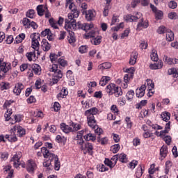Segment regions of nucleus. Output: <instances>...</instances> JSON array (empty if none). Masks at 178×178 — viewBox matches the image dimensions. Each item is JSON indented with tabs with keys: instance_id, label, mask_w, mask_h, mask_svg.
Masks as SVG:
<instances>
[{
	"instance_id": "1",
	"label": "nucleus",
	"mask_w": 178,
	"mask_h": 178,
	"mask_svg": "<svg viewBox=\"0 0 178 178\" xmlns=\"http://www.w3.org/2000/svg\"><path fill=\"white\" fill-rule=\"evenodd\" d=\"M98 108L97 107H92L85 111V116L87 118L88 124L90 127L95 131V134L97 136H101L103 134L104 130H102L97 125V120H95V115L98 113Z\"/></svg>"
},
{
	"instance_id": "2",
	"label": "nucleus",
	"mask_w": 178,
	"mask_h": 178,
	"mask_svg": "<svg viewBox=\"0 0 178 178\" xmlns=\"http://www.w3.org/2000/svg\"><path fill=\"white\" fill-rule=\"evenodd\" d=\"M138 19H140L138 23L136 30L140 31V30H143V29H147L148 26H149L148 21H144V19L143 18V14L140 13H137L135 15H128L127 20H128V22H137Z\"/></svg>"
},
{
	"instance_id": "3",
	"label": "nucleus",
	"mask_w": 178,
	"mask_h": 178,
	"mask_svg": "<svg viewBox=\"0 0 178 178\" xmlns=\"http://www.w3.org/2000/svg\"><path fill=\"white\" fill-rule=\"evenodd\" d=\"M106 90L108 95H114L116 98L123 95L122 88L117 86L115 83L108 85Z\"/></svg>"
},
{
	"instance_id": "4",
	"label": "nucleus",
	"mask_w": 178,
	"mask_h": 178,
	"mask_svg": "<svg viewBox=\"0 0 178 178\" xmlns=\"http://www.w3.org/2000/svg\"><path fill=\"white\" fill-rule=\"evenodd\" d=\"M49 72H52L54 73L52 79L53 84H57L59 80H60V79L63 77V74L62 73V71L58 69V65L56 64H53L52 65H50Z\"/></svg>"
},
{
	"instance_id": "5",
	"label": "nucleus",
	"mask_w": 178,
	"mask_h": 178,
	"mask_svg": "<svg viewBox=\"0 0 178 178\" xmlns=\"http://www.w3.org/2000/svg\"><path fill=\"white\" fill-rule=\"evenodd\" d=\"M12 69L10 63L1 62L0 63V80H2L6 76V73Z\"/></svg>"
},
{
	"instance_id": "6",
	"label": "nucleus",
	"mask_w": 178,
	"mask_h": 178,
	"mask_svg": "<svg viewBox=\"0 0 178 178\" xmlns=\"http://www.w3.org/2000/svg\"><path fill=\"white\" fill-rule=\"evenodd\" d=\"M31 38L32 40L31 48L35 49V51H39L40 49V41L41 40L39 33H33L31 35Z\"/></svg>"
},
{
	"instance_id": "7",
	"label": "nucleus",
	"mask_w": 178,
	"mask_h": 178,
	"mask_svg": "<svg viewBox=\"0 0 178 178\" xmlns=\"http://www.w3.org/2000/svg\"><path fill=\"white\" fill-rule=\"evenodd\" d=\"M125 72L127 74L124 76V81L129 83L130 80L134 77V72H136V69H134V67H131L130 68H127Z\"/></svg>"
},
{
	"instance_id": "8",
	"label": "nucleus",
	"mask_w": 178,
	"mask_h": 178,
	"mask_svg": "<svg viewBox=\"0 0 178 178\" xmlns=\"http://www.w3.org/2000/svg\"><path fill=\"white\" fill-rule=\"evenodd\" d=\"M81 149L83 151L84 154H89V155H92L94 145H92V143L89 142H86L81 147Z\"/></svg>"
},
{
	"instance_id": "9",
	"label": "nucleus",
	"mask_w": 178,
	"mask_h": 178,
	"mask_svg": "<svg viewBox=\"0 0 178 178\" xmlns=\"http://www.w3.org/2000/svg\"><path fill=\"white\" fill-rule=\"evenodd\" d=\"M49 23L52 29H59V27H58V25L62 26V24H63V18L62 17H59L58 21L55 20V19L54 18H50L49 19Z\"/></svg>"
},
{
	"instance_id": "10",
	"label": "nucleus",
	"mask_w": 178,
	"mask_h": 178,
	"mask_svg": "<svg viewBox=\"0 0 178 178\" xmlns=\"http://www.w3.org/2000/svg\"><path fill=\"white\" fill-rule=\"evenodd\" d=\"M22 24L25 27V29H30V27H33L34 30L38 28V25L37 23L34 22H31L29 18H23Z\"/></svg>"
},
{
	"instance_id": "11",
	"label": "nucleus",
	"mask_w": 178,
	"mask_h": 178,
	"mask_svg": "<svg viewBox=\"0 0 178 178\" xmlns=\"http://www.w3.org/2000/svg\"><path fill=\"white\" fill-rule=\"evenodd\" d=\"M65 29L68 31V33H70L72 31L71 30H76L77 29V24H76V21H70L69 19L65 20Z\"/></svg>"
},
{
	"instance_id": "12",
	"label": "nucleus",
	"mask_w": 178,
	"mask_h": 178,
	"mask_svg": "<svg viewBox=\"0 0 178 178\" xmlns=\"http://www.w3.org/2000/svg\"><path fill=\"white\" fill-rule=\"evenodd\" d=\"M20 158H22V152H18L11 159V162H13V165L17 169L20 166Z\"/></svg>"
},
{
	"instance_id": "13",
	"label": "nucleus",
	"mask_w": 178,
	"mask_h": 178,
	"mask_svg": "<svg viewBox=\"0 0 178 178\" xmlns=\"http://www.w3.org/2000/svg\"><path fill=\"white\" fill-rule=\"evenodd\" d=\"M35 168H37V164L35 162L31 159L28 160L26 163V170L29 172V173H34Z\"/></svg>"
},
{
	"instance_id": "14",
	"label": "nucleus",
	"mask_w": 178,
	"mask_h": 178,
	"mask_svg": "<svg viewBox=\"0 0 178 178\" xmlns=\"http://www.w3.org/2000/svg\"><path fill=\"white\" fill-rule=\"evenodd\" d=\"M147 89V86L145 85H142L140 88L136 89V94L138 98H143L144 95H145V90Z\"/></svg>"
},
{
	"instance_id": "15",
	"label": "nucleus",
	"mask_w": 178,
	"mask_h": 178,
	"mask_svg": "<svg viewBox=\"0 0 178 178\" xmlns=\"http://www.w3.org/2000/svg\"><path fill=\"white\" fill-rule=\"evenodd\" d=\"M24 89V85L22 83H16L15 86V88L13 90L14 94L15 95H20V93L22 92V90Z\"/></svg>"
},
{
	"instance_id": "16",
	"label": "nucleus",
	"mask_w": 178,
	"mask_h": 178,
	"mask_svg": "<svg viewBox=\"0 0 178 178\" xmlns=\"http://www.w3.org/2000/svg\"><path fill=\"white\" fill-rule=\"evenodd\" d=\"M138 58V53L137 51H133L131 54V57L129 60V65L131 66L136 65L137 63V58Z\"/></svg>"
},
{
	"instance_id": "17",
	"label": "nucleus",
	"mask_w": 178,
	"mask_h": 178,
	"mask_svg": "<svg viewBox=\"0 0 178 178\" xmlns=\"http://www.w3.org/2000/svg\"><path fill=\"white\" fill-rule=\"evenodd\" d=\"M16 130H17V136H19V137H22V136H24V134H26V130H24V128L20 126L13 127L12 131H16Z\"/></svg>"
},
{
	"instance_id": "18",
	"label": "nucleus",
	"mask_w": 178,
	"mask_h": 178,
	"mask_svg": "<svg viewBox=\"0 0 178 178\" xmlns=\"http://www.w3.org/2000/svg\"><path fill=\"white\" fill-rule=\"evenodd\" d=\"M95 11L89 10L86 13V20H88V22H91V20H93L94 17H95Z\"/></svg>"
},
{
	"instance_id": "19",
	"label": "nucleus",
	"mask_w": 178,
	"mask_h": 178,
	"mask_svg": "<svg viewBox=\"0 0 178 178\" xmlns=\"http://www.w3.org/2000/svg\"><path fill=\"white\" fill-rule=\"evenodd\" d=\"M164 62L168 63V65H176V63H178V59L177 58H170L166 56L163 58Z\"/></svg>"
},
{
	"instance_id": "20",
	"label": "nucleus",
	"mask_w": 178,
	"mask_h": 178,
	"mask_svg": "<svg viewBox=\"0 0 178 178\" xmlns=\"http://www.w3.org/2000/svg\"><path fill=\"white\" fill-rule=\"evenodd\" d=\"M42 48L44 51H48L51 49V44L46 39L42 40Z\"/></svg>"
},
{
	"instance_id": "21",
	"label": "nucleus",
	"mask_w": 178,
	"mask_h": 178,
	"mask_svg": "<svg viewBox=\"0 0 178 178\" xmlns=\"http://www.w3.org/2000/svg\"><path fill=\"white\" fill-rule=\"evenodd\" d=\"M149 67L152 69V70L162 69V67H163V63L162 61H159L158 63L151 64Z\"/></svg>"
},
{
	"instance_id": "22",
	"label": "nucleus",
	"mask_w": 178,
	"mask_h": 178,
	"mask_svg": "<svg viewBox=\"0 0 178 178\" xmlns=\"http://www.w3.org/2000/svg\"><path fill=\"white\" fill-rule=\"evenodd\" d=\"M108 81H111V77L108 76H102L99 81V86L104 87L108 84Z\"/></svg>"
},
{
	"instance_id": "23",
	"label": "nucleus",
	"mask_w": 178,
	"mask_h": 178,
	"mask_svg": "<svg viewBox=\"0 0 178 178\" xmlns=\"http://www.w3.org/2000/svg\"><path fill=\"white\" fill-rule=\"evenodd\" d=\"M61 130L67 134V133L72 132V127H69V125H66L65 123H61L60 125Z\"/></svg>"
},
{
	"instance_id": "24",
	"label": "nucleus",
	"mask_w": 178,
	"mask_h": 178,
	"mask_svg": "<svg viewBox=\"0 0 178 178\" xmlns=\"http://www.w3.org/2000/svg\"><path fill=\"white\" fill-rule=\"evenodd\" d=\"M67 40L70 44H74L76 42V36H74V32L70 31L67 36Z\"/></svg>"
},
{
	"instance_id": "25",
	"label": "nucleus",
	"mask_w": 178,
	"mask_h": 178,
	"mask_svg": "<svg viewBox=\"0 0 178 178\" xmlns=\"http://www.w3.org/2000/svg\"><path fill=\"white\" fill-rule=\"evenodd\" d=\"M90 42L92 45H99L102 42V36H97L96 38L95 36V38L91 39Z\"/></svg>"
},
{
	"instance_id": "26",
	"label": "nucleus",
	"mask_w": 178,
	"mask_h": 178,
	"mask_svg": "<svg viewBox=\"0 0 178 178\" xmlns=\"http://www.w3.org/2000/svg\"><path fill=\"white\" fill-rule=\"evenodd\" d=\"M165 38L166 40L168 42L173 41V40H175V33H173L171 30L168 29L166 32Z\"/></svg>"
},
{
	"instance_id": "27",
	"label": "nucleus",
	"mask_w": 178,
	"mask_h": 178,
	"mask_svg": "<svg viewBox=\"0 0 178 178\" xmlns=\"http://www.w3.org/2000/svg\"><path fill=\"white\" fill-rule=\"evenodd\" d=\"M83 138L86 141H95V140H97V136L91 133L87 134Z\"/></svg>"
},
{
	"instance_id": "28",
	"label": "nucleus",
	"mask_w": 178,
	"mask_h": 178,
	"mask_svg": "<svg viewBox=\"0 0 178 178\" xmlns=\"http://www.w3.org/2000/svg\"><path fill=\"white\" fill-rule=\"evenodd\" d=\"M74 141H76L77 145L81 148L86 143H84V140L83 139V137L81 136H76L74 138Z\"/></svg>"
},
{
	"instance_id": "29",
	"label": "nucleus",
	"mask_w": 178,
	"mask_h": 178,
	"mask_svg": "<svg viewBox=\"0 0 178 178\" xmlns=\"http://www.w3.org/2000/svg\"><path fill=\"white\" fill-rule=\"evenodd\" d=\"M32 70L35 74H41V67L38 64H33L32 65Z\"/></svg>"
},
{
	"instance_id": "30",
	"label": "nucleus",
	"mask_w": 178,
	"mask_h": 178,
	"mask_svg": "<svg viewBox=\"0 0 178 178\" xmlns=\"http://www.w3.org/2000/svg\"><path fill=\"white\" fill-rule=\"evenodd\" d=\"M69 94L66 88H63L60 92L57 95V98H65Z\"/></svg>"
},
{
	"instance_id": "31",
	"label": "nucleus",
	"mask_w": 178,
	"mask_h": 178,
	"mask_svg": "<svg viewBox=\"0 0 178 178\" xmlns=\"http://www.w3.org/2000/svg\"><path fill=\"white\" fill-rule=\"evenodd\" d=\"M160 155L161 158H166L168 155V146H163L160 149Z\"/></svg>"
},
{
	"instance_id": "32",
	"label": "nucleus",
	"mask_w": 178,
	"mask_h": 178,
	"mask_svg": "<svg viewBox=\"0 0 178 178\" xmlns=\"http://www.w3.org/2000/svg\"><path fill=\"white\" fill-rule=\"evenodd\" d=\"M161 116L164 122H168V120H170V113L169 112H163Z\"/></svg>"
},
{
	"instance_id": "33",
	"label": "nucleus",
	"mask_w": 178,
	"mask_h": 178,
	"mask_svg": "<svg viewBox=\"0 0 178 178\" xmlns=\"http://www.w3.org/2000/svg\"><path fill=\"white\" fill-rule=\"evenodd\" d=\"M112 67V64L111 63H104L99 66L100 70H105L106 69H111Z\"/></svg>"
},
{
	"instance_id": "34",
	"label": "nucleus",
	"mask_w": 178,
	"mask_h": 178,
	"mask_svg": "<svg viewBox=\"0 0 178 178\" xmlns=\"http://www.w3.org/2000/svg\"><path fill=\"white\" fill-rule=\"evenodd\" d=\"M151 60H153V62H158V60L159 59L158 57V53L156 52V50H152V54H150Z\"/></svg>"
},
{
	"instance_id": "35",
	"label": "nucleus",
	"mask_w": 178,
	"mask_h": 178,
	"mask_svg": "<svg viewBox=\"0 0 178 178\" xmlns=\"http://www.w3.org/2000/svg\"><path fill=\"white\" fill-rule=\"evenodd\" d=\"M36 10L38 12V16H44V12L45 10H44V5H39L36 8Z\"/></svg>"
},
{
	"instance_id": "36",
	"label": "nucleus",
	"mask_w": 178,
	"mask_h": 178,
	"mask_svg": "<svg viewBox=\"0 0 178 178\" xmlns=\"http://www.w3.org/2000/svg\"><path fill=\"white\" fill-rule=\"evenodd\" d=\"M6 138L8 140L10 143H15V141H17V138L15 134L10 135H6Z\"/></svg>"
},
{
	"instance_id": "37",
	"label": "nucleus",
	"mask_w": 178,
	"mask_h": 178,
	"mask_svg": "<svg viewBox=\"0 0 178 178\" xmlns=\"http://www.w3.org/2000/svg\"><path fill=\"white\" fill-rule=\"evenodd\" d=\"M54 169L55 170H59L60 169V161H59L58 156L54 157Z\"/></svg>"
},
{
	"instance_id": "38",
	"label": "nucleus",
	"mask_w": 178,
	"mask_h": 178,
	"mask_svg": "<svg viewBox=\"0 0 178 178\" xmlns=\"http://www.w3.org/2000/svg\"><path fill=\"white\" fill-rule=\"evenodd\" d=\"M168 73L170 76H173V77H178V72H177V70L175 69V68H170L168 70Z\"/></svg>"
},
{
	"instance_id": "39",
	"label": "nucleus",
	"mask_w": 178,
	"mask_h": 178,
	"mask_svg": "<svg viewBox=\"0 0 178 178\" xmlns=\"http://www.w3.org/2000/svg\"><path fill=\"white\" fill-rule=\"evenodd\" d=\"M26 17L29 19H34L35 16V11L33 9L29 10L26 14Z\"/></svg>"
},
{
	"instance_id": "40",
	"label": "nucleus",
	"mask_w": 178,
	"mask_h": 178,
	"mask_svg": "<svg viewBox=\"0 0 178 178\" xmlns=\"http://www.w3.org/2000/svg\"><path fill=\"white\" fill-rule=\"evenodd\" d=\"M96 32L94 30H92L89 32H86L85 34V38H94L95 37Z\"/></svg>"
},
{
	"instance_id": "41",
	"label": "nucleus",
	"mask_w": 178,
	"mask_h": 178,
	"mask_svg": "<svg viewBox=\"0 0 178 178\" xmlns=\"http://www.w3.org/2000/svg\"><path fill=\"white\" fill-rule=\"evenodd\" d=\"M143 173H144V172L143 171V167L141 165H139L136 171V177H141V176H143Z\"/></svg>"
},
{
	"instance_id": "42",
	"label": "nucleus",
	"mask_w": 178,
	"mask_h": 178,
	"mask_svg": "<svg viewBox=\"0 0 178 178\" xmlns=\"http://www.w3.org/2000/svg\"><path fill=\"white\" fill-rule=\"evenodd\" d=\"M26 56L28 60H29V62H31V60H33V58H35V51H31V52L26 53Z\"/></svg>"
},
{
	"instance_id": "43",
	"label": "nucleus",
	"mask_w": 178,
	"mask_h": 178,
	"mask_svg": "<svg viewBox=\"0 0 178 178\" xmlns=\"http://www.w3.org/2000/svg\"><path fill=\"white\" fill-rule=\"evenodd\" d=\"M169 29H167L166 27L163 26H161L160 27H159V29H157V33L158 34H165V33H168V31Z\"/></svg>"
},
{
	"instance_id": "44",
	"label": "nucleus",
	"mask_w": 178,
	"mask_h": 178,
	"mask_svg": "<svg viewBox=\"0 0 178 178\" xmlns=\"http://www.w3.org/2000/svg\"><path fill=\"white\" fill-rule=\"evenodd\" d=\"M154 13L156 20H161V19H163V13L162 11H156Z\"/></svg>"
},
{
	"instance_id": "45",
	"label": "nucleus",
	"mask_w": 178,
	"mask_h": 178,
	"mask_svg": "<svg viewBox=\"0 0 178 178\" xmlns=\"http://www.w3.org/2000/svg\"><path fill=\"white\" fill-rule=\"evenodd\" d=\"M118 156V159L120 162H122V163H124L127 161V159L126 158V154H117Z\"/></svg>"
},
{
	"instance_id": "46",
	"label": "nucleus",
	"mask_w": 178,
	"mask_h": 178,
	"mask_svg": "<svg viewBox=\"0 0 178 178\" xmlns=\"http://www.w3.org/2000/svg\"><path fill=\"white\" fill-rule=\"evenodd\" d=\"M97 141H98V143H100V144H102V145H105V144H106L108 143V138L104 137V138H101V137L98 136Z\"/></svg>"
},
{
	"instance_id": "47",
	"label": "nucleus",
	"mask_w": 178,
	"mask_h": 178,
	"mask_svg": "<svg viewBox=\"0 0 178 178\" xmlns=\"http://www.w3.org/2000/svg\"><path fill=\"white\" fill-rule=\"evenodd\" d=\"M168 8L170 9H176L177 8V3L173 0L168 3Z\"/></svg>"
},
{
	"instance_id": "48",
	"label": "nucleus",
	"mask_w": 178,
	"mask_h": 178,
	"mask_svg": "<svg viewBox=\"0 0 178 178\" xmlns=\"http://www.w3.org/2000/svg\"><path fill=\"white\" fill-rule=\"evenodd\" d=\"M120 149V145L115 144L111 147V151L113 154H116Z\"/></svg>"
},
{
	"instance_id": "49",
	"label": "nucleus",
	"mask_w": 178,
	"mask_h": 178,
	"mask_svg": "<svg viewBox=\"0 0 178 178\" xmlns=\"http://www.w3.org/2000/svg\"><path fill=\"white\" fill-rule=\"evenodd\" d=\"M41 152L43 154L44 158H48L49 150L47 149V147H42Z\"/></svg>"
},
{
	"instance_id": "50",
	"label": "nucleus",
	"mask_w": 178,
	"mask_h": 178,
	"mask_svg": "<svg viewBox=\"0 0 178 178\" xmlns=\"http://www.w3.org/2000/svg\"><path fill=\"white\" fill-rule=\"evenodd\" d=\"M72 131H78V130H80L81 129V126L79 124H72Z\"/></svg>"
},
{
	"instance_id": "51",
	"label": "nucleus",
	"mask_w": 178,
	"mask_h": 178,
	"mask_svg": "<svg viewBox=\"0 0 178 178\" xmlns=\"http://www.w3.org/2000/svg\"><path fill=\"white\" fill-rule=\"evenodd\" d=\"M10 115H12V108H8L6 113L4 115L5 119L7 122L8 120H10Z\"/></svg>"
},
{
	"instance_id": "52",
	"label": "nucleus",
	"mask_w": 178,
	"mask_h": 178,
	"mask_svg": "<svg viewBox=\"0 0 178 178\" xmlns=\"http://www.w3.org/2000/svg\"><path fill=\"white\" fill-rule=\"evenodd\" d=\"M168 17L171 20H176L177 19H178L177 13H176L175 12H171L168 14Z\"/></svg>"
},
{
	"instance_id": "53",
	"label": "nucleus",
	"mask_w": 178,
	"mask_h": 178,
	"mask_svg": "<svg viewBox=\"0 0 178 178\" xmlns=\"http://www.w3.org/2000/svg\"><path fill=\"white\" fill-rule=\"evenodd\" d=\"M170 168H172V162H170V161H168L165 163V175H168V173H169V170L170 169Z\"/></svg>"
},
{
	"instance_id": "54",
	"label": "nucleus",
	"mask_w": 178,
	"mask_h": 178,
	"mask_svg": "<svg viewBox=\"0 0 178 178\" xmlns=\"http://www.w3.org/2000/svg\"><path fill=\"white\" fill-rule=\"evenodd\" d=\"M133 97H134V90H131L127 93L126 97L129 101V99H133Z\"/></svg>"
},
{
	"instance_id": "55",
	"label": "nucleus",
	"mask_w": 178,
	"mask_h": 178,
	"mask_svg": "<svg viewBox=\"0 0 178 178\" xmlns=\"http://www.w3.org/2000/svg\"><path fill=\"white\" fill-rule=\"evenodd\" d=\"M111 166H115V165H116V163H117V162H118V161H119V158H118V154H116V155H114L112 158H111Z\"/></svg>"
},
{
	"instance_id": "56",
	"label": "nucleus",
	"mask_w": 178,
	"mask_h": 178,
	"mask_svg": "<svg viewBox=\"0 0 178 178\" xmlns=\"http://www.w3.org/2000/svg\"><path fill=\"white\" fill-rule=\"evenodd\" d=\"M92 27H94V24H86L85 23L83 30H84V31L88 33V31L89 30H91V29H92Z\"/></svg>"
},
{
	"instance_id": "57",
	"label": "nucleus",
	"mask_w": 178,
	"mask_h": 178,
	"mask_svg": "<svg viewBox=\"0 0 178 178\" xmlns=\"http://www.w3.org/2000/svg\"><path fill=\"white\" fill-rule=\"evenodd\" d=\"M47 38L49 41H52L54 38H55V35L51 32V30L48 29V32H47Z\"/></svg>"
},
{
	"instance_id": "58",
	"label": "nucleus",
	"mask_w": 178,
	"mask_h": 178,
	"mask_svg": "<svg viewBox=\"0 0 178 178\" xmlns=\"http://www.w3.org/2000/svg\"><path fill=\"white\" fill-rule=\"evenodd\" d=\"M58 63H59V65H60V66L65 67L66 66V65H67V61H66L63 57H61L58 59Z\"/></svg>"
},
{
	"instance_id": "59",
	"label": "nucleus",
	"mask_w": 178,
	"mask_h": 178,
	"mask_svg": "<svg viewBox=\"0 0 178 178\" xmlns=\"http://www.w3.org/2000/svg\"><path fill=\"white\" fill-rule=\"evenodd\" d=\"M12 104H13V101L6 100L3 104V108H6V109H7V110L10 109L9 107L10 106V105H12Z\"/></svg>"
},
{
	"instance_id": "60",
	"label": "nucleus",
	"mask_w": 178,
	"mask_h": 178,
	"mask_svg": "<svg viewBox=\"0 0 178 178\" xmlns=\"http://www.w3.org/2000/svg\"><path fill=\"white\" fill-rule=\"evenodd\" d=\"M109 9H111V5H107L105 6L104 10L103 11L104 16L105 17L108 16L109 13Z\"/></svg>"
},
{
	"instance_id": "61",
	"label": "nucleus",
	"mask_w": 178,
	"mask_h": 178,
	"mask_svg": "<svg viewBox=\"0 0 178 178\" xmlns=\"http://www.w3.org/2000/svg\"><path fill=\"white\" fill-rule=\"evenodd\" d=\"M87 46L85 45V46H81L79 48V51L81 54H86V52H87L88 51V49H87Z\"/></svg>"
},
{
	"instance_id": "62",
	"label": "nucleus",
	"mask_w": 178,
	"mask_h": 178,
	"mask_svg": "<svg viewBox=\"0 0 178 178\" xmlns=\"http://www.w3.org/2000/svg\"><path fill=\"white\" fill-rule=\"evenodd\" d=\"M29 67H30V65L24 63L20 65L19 69L21 72H24V70H26Z\"/></svg>"
},
{
	"instance_id": "63",
	"label": "nucleus",
	"mask_w": 178,
	"mask_h": 178,
	"mask_svg": "<svg viewBox=\"0 0 178 178\" xmlns=\"http://www.w3.org/2000/svg\"><path fill=\"white\" fill-rule=\"evenodd\" d=\"M99 172H106L108 170V167H106L105 165L102 164L99 165V168H97Z\"/></svg>"
},
{
	"instance_id": "64",
	"label": "nucleus",
	"mask_w": 178,
	"mask_h": 178,
	"mask_svg": "<svg viewBox=\"0 0 178 178\" xmlns=\"http://www.w3.org/2000/svg\"><path fill=\"white\" fill-rule=\"evenodd\" d=\"M140 49H147V48H148V43L142 40L140 44Z\"/></svg>"
}]
</instances>
